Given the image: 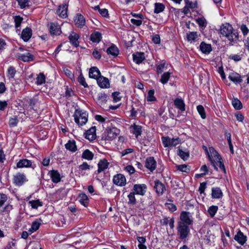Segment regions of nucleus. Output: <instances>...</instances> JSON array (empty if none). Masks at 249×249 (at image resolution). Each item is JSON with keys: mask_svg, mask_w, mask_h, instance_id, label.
I'll use <instances>...</instances> for the list:
<instances>
[{"mask_svg": "<svg viewBox=\"0 0 249 249\" xmlns=\"http://www.w3.org/2000/svg\"><path fill=\"white\" fill-rule=\"evenodd\" d=\"M220 33L228 39L231 45L236 43L238 40V32L234 30L232 26L229 23L222 25L220 28Z\"/></svg>", "mask_w": 249, "mask_h": 249, "instance_id": "1", "label": "nucleus"}, {"mask_svg": "<svg viewBox=\"0 0 249 249\" xmlns=\"http://www.w3.org/2000/svg\"><path fill=\"white\" fill-rule=\"evenodd\" d=\"M209 151L210 153L208 154L209 158L214 167V169L217 170V166H218L219 168L225 173L226 169L220 156L213 147H210Z\"/></svg>", "mask_w": 249, "mask_h": 249, "instance_id": "2", "label": "nucleus"}, {"mask_svg": "<svg viewBox=\"0 0 249 249\" xmlns=\"http://www.w3.org/2000/svg\"><path fill=\"white\" fill-rule=\"evenodd\" d=\"M75 122L79 125L85 124L88 120V113L87 111L81 109L75 110L73 115Z\"/></svg>", "mask_w": 249, "mask_h": 249, "instance_id": "3", "label": "nucleus"}, {"mask_svg": "<svg viewBox=\"0 0 249 249\" xmlns=\"http://www.w3.org/2000/svg\"><path fill=\"white\" fill-rule=\"evenodd\" d=\"M177 229L178 234L181 240H184L188 236L190 233V229L188 226L178 223Z\"/></svg>", "mask_w": 249, "mask_h": 249, "instance_id": "4", "label": "nucleus"}, {"mask_svg": "<svg viewBox=\"0 0 249 249\" xmlns=\"http://www.w3.org/2000/svg\"><path fill=\"white\" fill-rule=\"evenodd\" d=\"M193 223V218L191 214L188 212H182L180 215V221L178 223L189 226Z\"/></svg>", "mask_w": 249, "mask_h": 249, "instance_id": "5", "label": "nucleus"}, {"mask_svg": "<svg viewBox=\"0 0 249 249\" xmlns=\"http://www.w3.org/2000/svg\"><path fill=\"white\" fill-rule=\"evenodd\" d=\"M28 180L24 173H18L13 177V182L17 186H21Z\"/></svg>", "mask_w": 249, "mask_h": 249, "instance_id": "6", "label": "nucleus"}, {"mask_svg": "<svg viewBox=\"0 0 249 249\" xmlns=\"http://www.w3.org/2000/svg\"><path fill=\"white\" fill-rule=\"evenodd\" d=\"M113 182L119 186H124L126 184V180L124 175L122 174H117L114 176Z\"/></svg>", "mask_w": 249, "mask_h": 249, "instance_id": "7", "label": "nucleus"}, {"mask_svg": "<svg viewBox=\"0 0 249 249\" xmlns=\"http://www.w3.org/2000/svg\"><path fill=\"white\" fill-rule=\"evenodd\" d=\"M17 168H29L31 167L34 169L36 167L35 164H33L31 160L26 159L20 160L17 163Z\"/></svg>", "mask_w": 249, "mask_h": 249, "instance_id": "8", "label": "nucleus"}, {"mask_svg": "<svg viewBox=\"0 0 249 249\" xmlns=\"http://www.w3.org/2000/svg\"><path fill=\"white\" fill-rule=\"evenodd\" d=\"M147 186L144 184H136L133 186V192L137 195L144 196L146 192Z\"/></svg>", "mask_w": 249, "mask_h": 249, "instance_id": "9", "label": "nucleus"}, {"mask_svg": "<svg viewBox=\"0 0 249 249\" xmlns=\"http://www.w3.org/2000/svg\"><path fill=\"white\" fill-rule=\"evenodd\" d=\"M107 135L106 139L107 140H112L115 138L120 134V130L116 127H113L107 130Z\"/></svg>", "mask_w": 249, "mask_h": 249, "instance_id": "10", "label": "nucleus"}, {"mask_svg": "<svg viewBox=\"0 0 249 249\" xmlns=\"http://www.w3.org/2000/svg\"><path fill=\"white\" fill-rule=\"evenodd\" d=\"M157 166V162L154 157H149L146 158L145 162V166L151 172L155 170Z\"/></svg>", "mask_w": 249, "mask_h": 249, "instance_id": "11", "label": "nucleus"}, {"mask_svg": "<svg viewBox=\"0 0 249 249\" xmlns=\"http://www.w3.org/2000/svg\"><path fill=\"white\" fill-rule=\"evenodd\" d=\"M49 31L50 33L53 35L58 36L61 33L60 26L57 22H51L50 23Z\"/></svg>", "mask_w": 249, "mask_h": 249, "instance_id": "12", "label": "nucleus"}, {"mask_svg": "<svg viewBox=\"0 0 249 249\" xmlns=\"http://www.w3.org/2000/svg\"><path fill=\"white\" fill-rule=\"evenodd\" d=\"M154 188L158 196H161L163 194L165 190V187L164 184L160 182L159 180H156L154 181Z\"/></svg>", "mask_w": 249, "mask_h": 249, "instance_id": "13", "label": "nucleus"}, {"mask_svg": "<svg viewBox=\"0 0 249 249\" xmlns=\"http://www.w3.org/2000/svg\"><path fill=\"white\" fill-rule=\"evenodd\" d=\"M68 5L66 3L59 5L56 11L57 14L62 18H66L68 16Z\"/></svg>", "mask_w": 249, "mask_h": 249, "instance_id": "14", "label": "nucleus"}, {"mask_svg": "<svg viewBox=\"0 0 249 249\" xmlns=\"http://www.w3.org/2000/svg\"><path fill=\"white\" fill-rule=\"evenodd\" d=\"M75 24L78 28H82L85 26L86 20L83 15L77 14L74 18Z\"/></svg>", "mask_w": 249, "mask_h": 249, "instance_id": "15", "label": "nucleus"}, {"mask_svg": "<svg viewBox=\"0 0 249 249\" xmlns=\"http://www.w3.org/2000/svg\"><path fill=\"white\" fill-rule=\"evenodd\" d=\"M96 80L98 85L101 88H107L109 87V80L107 78L101 75Z\"/></svg>", "mask_w": 249, "mask_h": 249, "instance_id": "16", "label": "nucleus"}, {"mask_svg": "<svg viewBox=\"0 0 249 249\" xmlns=\"http://www.w3.org/2000/svg\"><path fill=\"white\" fill-rule=\"evenodd\" d=\"M49 174L53 183H58L61 181L60 174L57 170H52L49 172Z\"/></svg>", "mask_w": 249, "mask_h": 249, "instance_id": "17", "label": "nucleus"}, {"mask_svg": "<svg viewBox=\"0 0 249 249\" xmlns=\"http://www.w3.org/2000/svg\"><path fill=\"white\" fill-rule=\"evenodd\" d=\"M130 132L134 134L137 138L138 136H141L142 132V127L141 125L133 124L130 127Z\"/></svg>", "mask_w": 249, "mask_h": 249, "instance_id": "18", "label": "nucleus"}, {"mask_svg": "<svg viewBox=\"0 0 249 249\" xmlns=\"http://www.w3.org/2000/svg\"><path fill=\"white\" fill-rule=\"evenodd\" d=\"M17 57L18 59L24 62H29L34 59V55L29 52H26L23 54L18 53Z\"/></svg>", "mask_w": 249, "mask_h": 249, "instance_id": "19", "label": "nucleus"}, {"mask_svg": "<svg viewBox=\"0 0 249 249\" xmlns=\"http://www.w3.org/2000/svg\"><path fill=\"white\" fill-rule=\"evenodd\" d=\"M96 127L93 126L90 129L88 130L86 132L85 138L88 139L89 141H92L96 138Z\"/></svg>", "mask_w": 249, "mask_h": 249, "instance_id": "20", "label": "nucleus"}, {"mask_svg": "<svg viewBox=\"0 0 249 249\" xmlns=\"http://www.w3.org/2000/svg\"><path fill=\"white\" fill-rule=\"evenodd\" d=\"M234 239L241 245H243L247 241V236L244 235L241 231H238Z\"/></svg>", "mask_w": 249, "mask_h": 249, "instance_id": "21", "label": "nucleus"}, {"mask_svg": "<svg viewBox=\"0 0 249 249\" xmlns=\"http://www.w3.org/2000/svg\"><path fill=\"white\" fill-rule=\"evenodd\" d=\"M32 35V30L28 27L23 29L22 31L21 37L25 42L28 41Z\"/></svg>", "mask_w": 249, "mask_h": 249, "instance_id": "22", "label": "nucleus"}, {"mask_svg": "<svg viewBox=\"0 0 249 249\" xmlns=\"http://www.w3.org/2000/svg\"><path fill=\"white\" fill-rule=\"evenodd\" d=\"M79 38V35L73 32H71L69 36V39L71 43L76 47L79 46V41L78 40Z\"/></svg>", "mask_w": 249, "mask_h": 249, "instance_id": "23", "label": "nucleus"}, {"mask_svg": "<svg viewBox=\"0 0 249 249\" xmlns=\"http://www.w3.org/2000/svg\"><path fill=\"white\" fill-rule=\"evenodd\" d=\"M222 190L219 187H213L212 189V197L215 199H219L223 197Z\"/></svg>", "mask_w": 249, "mask_h": 249, "instance_id": "24", "label": "nucleus"}, {"mask_svg": "<svg viewBox=\"0 0 249 249\" xmlns=\"http://www.w3.org/2000/svg\"><path fill=\"white\" fill-rule=\"evenodd\" d=\"M109 165V162L107 160L104 159L99 161L98 163V170L97 172L98 173H101L104 171L107 168Z\"/></svg>", "mask_w": 249, "mask_h": 249, "instance_id": "25", "label": "nucleus"}, {"mask_svg": "<svg viewBox=\"0 0 249 249\" xmlns=\"http://www.w3.org/2000/svg\"><path fill=\"white\" fill-rule=\"evenodd\" d=\"M133 61L137 64H140L145 59L143 53H136L133 54Z\"/></svg>", "mask_w": 249, "mask_h": 249, "instance_id": "26", "label": "nucleus"}, {"mask_svg": "<svg viewBox=\"0 0 249 249\" xmlns=\"http://www.w3.org/2000/svg\"><path fill=\"white\" fill-rule=\"evenodd\" d=\"M89 77L90 78L97 79L101 76L100 72L99 69L96 67H93L91 68L89 71Z\"/></svg>", "mask_w": 249, "mask_h": 249, "instance_id": "27", "label": "nucleus"}, {"mask_svg": "<svg viewBox=\"0 0 249 249\" xmlns=\"http://www.w3.org/2000/svg\"><path fill=\"white\" fill-rule=\"evenodd\" d=\"M199 48L202 53L205 54H209L212 50L211 45L204 42L201 43Z\"/></svg>", "mask_w": 249, "mask_h": 249, "instance_id": "28", "label": "nucleus"}, {"mask_svg": "<svg viewBox=\"0 0 249 249\" xmlns=\"http://www.w3.org/2000/svg\"><path fill=\"white\" fill-rule=\"evenodd\" d=\"M174 105L177 108L181 111H184L185 110V105L183 100L181 98H176L174 102Z\"/></svg>", "mask_w": 249, "mask_h": 249, "instance_id": "29", "label": "nucleus"}, {"mask_svg": "<svg viewBox=\"0 0 249 249\" xmlns=\"http://www.w3.org/2000/svg\"><path fill=\"white\" fill-rule=\"evenodd\" d=\"M90 39L93 42L99 43L102 39V34L99 32L95 31L91 34Z\"/></svg>", "mask_w": 249, "mask_h": 249, "instance_id": "30", "label": "nucleus"}, {"mask_svg": "<svg viewBox=\"0 0 249 249\" xmlns=\"http://www.w3.org/2000/svg\"><path fill=\"white\" fill-rule=\"evenodd\" d=\"M79 201L85 207H87L89 204V198L84 193L79 194L78 196Z\"/></svg>", "mask_w": 249, "mask_h": 249, "instance_id": "31", "label": "nucleus"}, {"mask_svg": "<svg viewBox=\"0 0 249 249\" xmlns=\"http://www.w3.org/2000/svg\"><path fill=\"white\" fill-rule=\"evenodd\" d=\"M65 147L67 150L72 152H75L77 150L75 142L73 140H70L68 143L65 144Z\"/></svg>", "mask_w": 249, "mask_h": 249, "instance_id": "32", "label": "nucleus"}, {"mask_svg": "<svg viewBox=\"0 0 249 249\" xmlns=\"http://www.w3.org/2000/svg\"><path fill=\"white\" fill-rule=\"evenodd\" d=\"M28 204L34 209H37L39 207L43 206V202L40 201L39 199L30 200Z\"/></svg>", "mask_w": 249, "mask_h": 249, "instance_id": "33", "label": "nucleus"}, {"mask_svg": "<svg viewBox=\"0 0 249 249\" xmlns=\"http://www.w3.org/2000/svg\"><path fill=\"white\" fill-rule=\"evenodd\" d=\"M107 53L108 54L116 56L118 55L119 51L116 46L115 45H112L107 49Z\"/></svg>", "mask_w": 249, "mask_h": 249, "instance_id": "34", "label": "nucleus"}, {"mask_svg": "<svg viewBox=\"0 0 249 249\" xmlns=\"http://www.w3.org/2000/svg\"><path fill=\"white\" fill-rule=\"evenodd\" d=\"M232 105L236 110H240L243 107L241 101L237 98H233L232 100Z\"/></svg>", "mask_w": 249, "mask_h": 249, "instance_id": "35", "label": "nucleus"}, {"mask_svg": "<svg viewBox=\"0 0 249 249\" xmlns=\"http://www.w3.org/2000/svg\"><path fill=\"white\" fill-rule=\"evenodd\" d=\"M94 154L90 151L89 149H86L85 150L82 155V158L87 160H92L93 158Z\"/></svg>", "mask_w": 249, "mask_h": 249, "instance_id": "36", "label": "nucleus"}, {"mask_svg": "<svg viewBox=\"0 0 249 249\" xmlns=\"http://www.w3.org/2000/svg\"><path fill=\"white\" fill-rule=\"evenodd\" d=\"M229 78L234 83H240L242 79L238 73H232L229 76Z\"/></svg>", "mask_w": 249, "mask_h": 249, "instance_id": "37", "label": "nucleus"}, {"mask_svg": "<svg viewBox=\"0 0 249 249\" xmlns=\"http://www.w3.org/2000/svg\"><path fill=\"white\" fill-rule=\"evenodd\" d=\"M171 76V73L169 72H165L161 75L160 82L163 85L166 84L168 81Z\"/></svg>", "mask_w": 249, "mask_h": 249, "instance_id": "38", "label": "nucleus"}, {"mask_svg": "<svg viewBox=\"0 0 249 249\" xmlns=\"http://www.w3.org/2000/svg\"><path fill=\"white\" fill-rule=\"evenodd\" d=\"M196 22L199 26L202 29L205 28L207 25V22L204 17L197 18L196 19Z\"/></svg>", "mask_w": 249, "mask_h": 249, "instance_id": "39", "label": "nucleus"}, {"mask_svg": "<svg viewBox=\"0 0 249 249\" xmlns=\"http://www.w3.org/2000/svg\"><path fill=\"white\" fill-rule=\"evenodd\" d=\"M40 224V223L37 221H34L32 224L31 228L29 230L30 233L31 234L32 233L36 231L39 229Z\"/></svg>", "mask_w": 249, "mask_h": 249, "instance_id": "40", "label": "nucleus"}, {"mask_svg": "<svg viewBox=\"0 0 249 249\" xmlns=\"http://www.w3.org/2000/svg\"><path fill=\"white\" fill-rule=\"evenodd\" d=\"M177 154L184 160H187L189 157V152H185L180 149H178Z\"/></svg>", "mask_w": 249, "mask_h": 249, "instance_id": "41", "label": "nucleus"}, {"mask_svg": "<svg viewBox=\"0 0 249 249\" xmlns=\"http://www.w3.org/2000/svg\"><path fill=\"white\" fill-rule=\"evenodd\" d=\"M165 8L164 5L161 3H155V9L154 13H160L162 12Z\"/></svg>", "mask_w": 249, "mask_h": 249, "instance_id": "42", "label": "nucleus"}, {"mask_svg": "<svg viewBox=\"0 0 249 249\" xmlns=\"http://www.w3.org/2000/svg\"><path fill=\"white\" fill-rule=\"evenodd\" d=\"M19 120L17 116H14L9 119V125L10 127H14L17 126Z\"/></svg>", "mask_w": 249, "mask_h": 249, "instance_id": "43", "label": "nucleus"}, {"mask_svg": "<svg viewBox=\"0 0 249 249\" xmlns=\"http://www.w3.org/2000/svg\"><path fill=\"white\" fill-rule=\"evenodd\" d=\"M16 73V70L14 67L10 66L8 68L7 74V77L9 79L14 78Z\"/></svg>", "mask_w": 249, "mask_h": 249, "instance_id": "44", "label": "nucleus"}, {"mask_svg": "<svg viewBox=\"0 0 249 249\" xmlns=\"http://www.w3.org/2000/svg\"><path fill=\"white\" fill-rule=\"evenodd\" d=\"M107 95L105 93L100 92L97 95V99L100 103L105 102L107 100Z\"/></svg>", "mask_w": 249, "mask_h": 249, "instance_id": "45", "label": "nucleus"}, {"mask_svg": "<svg viewBox=\"0 0 249 249\" xmlns=\"http://www.w3.org/2000/svg\"><path fill=\"white\" fill-rule=\"evenodd\" d=\"M218 209V206L214 205L211 206L208 208V212L211 217H213L215 215Z\"/></svg>", "mask_w": 249, "mask_h": 249, "instance_id": "46", "label": "nucleus"}, {"mask_svg": "<svg viewBox=\"0 0 249 249\" xmlns=\"http://www.w3.org/2000/svg\"><path fill=\"white\" fill-rule=\"evenodd\" d=\"M135 194L133 192H131L128 195V204L129 205H135L136 203V199L135 196Z\"/></svg>", "mask_w": 249, "mask_h": 249, "instance_id": "47", "label": "nucleus"}, {"mask_svg": "<svg viewBox=\"0 0 249 249\" xmlns=\"http://www.w3.org/2000/svg\"><path fill=\"white\" fill-rule=\"evenodd\" d=\"M197 37V34L196 32H189L187 34V37L189 41H194Z\"/></svg>", "mask_w": 249, "mask_h": 249, "instance_id": "48", "label": "nucleus"}, {"mask_svg": "<svg viewBox=\"0 0 249 249\" xmlns=\"http://www.w3.org/2000/svg\"><path fill=\"white\" fill-rule=\"evenodd\" d=\"M45 82V75L42 73H39L37 77H36V83L37 85H40L44 83Z\"/></svg>", "mask_w": 249, "mask_h": 249, "instance_id": "49", "label": "nucleus"}, {"mask_svg": "<svg viewBox=\"0 0 249 249\" xmlns=\"http://www.w3.org/2000/svg\"><path fill=\"white\" fill-rule=\"evenodd\" d=\"M196 109L201 118L202 119H205L206 116L204 107L202 105H198L197 106Z\"/></svg>", "mask_w": 249, "mask_h": 249, "instance_id": "50", "label": "nucleus"}, {"mask_svg": "<svg viewBox=\"0 0 249 249\" xmlns=\"http://www.w3.org/2000/svg\"><path fill=\"white\" fill-rule=\"evenodd\" d=\"M177 169L182 172L188 173L190 171V168L186 164H181L176 166Z\"/></svg>", "mask_w": 249, "mask_h": 249, "instance_id": "51", "label": "nucleus"}, {"mask_svg": "<svg viewBox=\"0 0 249 249\" xmlns=\"http://www.w3.org/2000/svg\"><path fill=\"white\" fill-rule=\"evenodd\" d=\"M154 92L155 91L154 89H151L148 91L147 96V100L148 101L152 102L156 100V98L154 96Z\"/></svg>", "mask_w": 249, "mask_h": 249, "instance_id": "52", "label": "nucleus"}, {"mask_svg": "<svg viewBox=\"0 0 249 249\" xmlns=\"http://www.w3.org/2000/svg\"><path fill=\"white\" fill-rule=\"evenodd\" d=\"M78 81L80 85L83 86L85 88L88 87V85L86 82L85 78L84 77L83 74L81 73L78 77Z\"/></svg>", "mask_w": 249, "mask_h": 249, "instance_id": "53", "label": "nucleus"}, {"mask_svg": "<svg viewBox=\"0 0 249 249\" xmlns=\"http://www.w3.org/2000/svg\"><path fill=\"white\" fill-rule=\"evenodd\" d=\"M171 138L169 137H162V142L165 147H170Z\"/></svg>", "mask_w": 249, "mask_h": 249, "instance_id": "54", "label": "nucleus"}, {"mask_svg": "<svg viewBox=\"0 0 249 249\" xmlns=\"http://www.w3.org/2000/svg\"><path fill=\"white\" fill-rule=\"evenodd\" d=\"M23 18L20 16H15L14 17V21L15 23V27L18 28L20 27L21 23L22 21Z\"/></svg>", "mask_w": 249, "mask_h": 249, "instance_id": "55", "label": "nucleus"}, {"mask_svg": "<svg viewBox=\"0 0 249 249\" xmlns=\"http://www.w3.org/2000/svg\"><path fill=\"white\" fill-rule=\"evenodd\" d=\"M18 1L21 8H24L26 6H29L28 0H17Z\"/></svg>", "mask_w": 249, "mask_h": 249, "instance_id": "56", "label": "nucleus"}, {"mask_svg": "<svg viewBox=\"0 0 249 249\" xmlns=\"http://www.w3.org/2000/svg\"><path fill=\"white\" fill-rule=\"evenodd\" d=\"M112 96L115 102H117L121 100V97L119 92H114L112 93Z\"/></svg>", "mask_w": 249, "mask_h": 249, "instance_id": "57", "label": "nucleus"}, {"mask_svg": "<svg viewBox=\"0 0 249 249\" xmlns=\"http://www.w3.org/2000/svg\"><path fill=\"white\" fill-rule=\"evenodd\" d=\"M7 200V197L6 195L0 193V207H1Z\"/></svg>", "mask_w": 249, "mask_h": 249, "instance_id": "58", "label": "nucleus"}, {"mask_svg": "<svg viewBox=\"0 0 249 249\" xmlns=\"http://www.w3.org/2000/svg\"><path fill=\"white\" fill-rule=\"evenodd\" d=\"M180 140L178 138H171L170 147L176 146L179 143Z\"/></svg>", "mask_w": 249, "mask_h": 249, "instance_id": "59", "label": "nucleus"}, {"mask_svg": "<svg viewBox=\"0 0 249 249\" xmlns=\"http://www.w3.org/2000/svg\"><path fill=\"white\" fill-rule=\"evenodd\" d=\"M134 149L132 148H127L122 151L120 152V154L122 157L128 154L133 152Z\"/></svg>", "mask_w": 249, "mask_h": 249, "instance_id": "60", "label": "nucleus"}, {"mask_svg": "<svg viewBox=\"0 0 249 249\" xmlns=\"http://www.w3.org/2000/svg\"><path fill=\"white\" fill-rule=\"evenodd\" d=\"M240 29L244 36L247 35L249 32V29L247 28V26L245 24H242L240 27Z\"/></svg>", "mask_w": 249, "mask_h": 249, "instance_id": "61", "label": "nucleus"}, {"mask_svg": "<svg viewBox=\"0 0 249 249\" xmlns=\"http://www.w3.org/2000/svg\"><path fill=\"white\" fill-rule=\"evenodd\" d=\"M124 170L128 172L130 174H132L135 173V169L132 165H127L126 166Z\"/></svg>", "mask_w": 249, "mask_h": 249, "instance_id": "62", "label": "nucleus"}, {"mask_svg": "<svg viewBox=\"0 0 249 249\" xmlns=\"http://www.w3.org/2000/svg\"><path fill=\"white\" fill-rule=\"evenodd\" d=\"M131 23L137 26H139L142 24V20L141 19H136L132 18L130 20Z\"/></svg>", "mask_w": 249, "mask_h": 249, "instance_id": "63", "label": "nucleus"}, {"mask_svg": "<svg viewBox=\"0 0 249 249\" xmlns=\"http://www.w3.org/2000/svg\"><path fill=\"white\" fill-rule=\"evenodd\" d=\"M79 168L81 170H85L89 169L90 166L87 162H84L81 165H79Z\"/></svg>", "mask_w": 249, "mask_h": 249, "instance_id": "64", "label": "nucleus"}]
</instances>
